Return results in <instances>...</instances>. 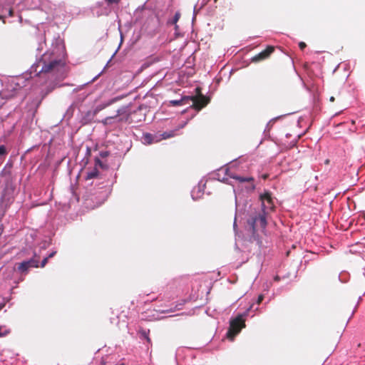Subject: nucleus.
Masks as SVG:
<instances>
[{
	"instance_id": "1",
	"label": "nucleus",
	"mask_w": 365,
	"mask_h": 365,
	"mask_svg": "<svg viewBox=\"0 0 365 365\" xmlns=\"http://www.w3.org/2000/svg\"><path fill=\"white\" fill-rule=\"evenodd\" d=\"M195 96H190V101L192 102L191 107L197 110H200L209 103L210 98L201 93V88L200 87L195 88Z\"/></svg>"
},
{
	"instance_id": "2",
	"label": "nucleus",
	"mask_w": 365,
	"mask_h": 365,
	"mask_svg": "<svg viewBox=\"0 0 365 365\" xmlns=\"http://www.w3.org/2000/svg\"><path fill=\"white\" fill-rule=\"evenodd\" d=\"M65 71V63L61 60H53L48 63H44L41 72L55 73L56 74L63 73Z\"/></svg>"
},
{
	"instance_id": "3",
	"label": "nucleus",
	"mask_w": 365,
	"mask_h": 365,
	"mask_svg": "<svg viewBox=\"0 0 365 365\" xmlns=\"http://www.w3.org/2000/svg\"><path fill=\"white\" fill-rule=\"evenodd\" d=\"M261 201L262 212L264 213H269L274 209V202L271 192L265 190L259 195Z\"/></svg>"
},
{
	"instance_id": "4",
	"label": "nucleus",
	"mask_w": 365,
	"mask_h": 365,
	"mask_svg": "<svg viewBox=\"0 0 365 365\" xmlns=\"http://www.w3.org/2000/svg\"><path fill=\"white\" fill-rule=\"evenodd\" d=\"M142 109L140 107H139L136 110H134L133 112L130 111L129 106H123L117 110L116 115H114L115 119H117L118 117H120L118 118V121H125L128 123H132L134 121L133 119V115L136 114L138 112H141Z\"/></svg>"
},
{
	"instance_id": "5",
	"label": "nucleus",
	"mask_w": 365,
	"mask_h": 365,
	"mask_svg": "<svg viewBox=\"0 0 365 365\" xmlns=\"http://www.w3.org/2000/svg\"><path fill=\"white\" fill-rule=\"evenodd\" d=\"M245 327V319L242 315H238L236 318L231 320L230 329L227 332V336L231 338L234 337Z\"/></svg>"
},
{
	"instance_id": "6",
	"label": "nucleus",
	"mask_w": 365,
	"mask_h": 365,
	"mask_svg": "<svg viewBox=\"0 0 365 365\" xmlns=\"http://www.w3.org/2000/svg\"><path fill=\"white\" fill-rule=\"evenodd\" d=\"M269 213H259L258 215L252 218L250 225L253 232L256 231L258 227L264 229L267 226V215Z\"/></svg>"
},
{
	"instance_id": "7",
	"label": "nucleus",
	"mask_w": 365,
	"mask_h": 365,
	"mask_svg": "<svg viewBox=\"0 0 365 365\" xmlns=\"http://www.w3.org/2000/svg\"><path fill=\"white\" fill-rule=\"evenodd\" d=\"M274 51V47L268 46L264 51L256 54L252 58V61L257 63L264 61L269 57V56Z\"/></svg>"
},
{
	"instance_id": "8",
	"label": "nucleus",
	"mask_w": 365,
	"mask_h": 365,
	"mask_svg": "<svg viewBox=\"0 0 365 365\" xmlns=\"http://www.w3.org/2000/svg\"><path fill=\"white\" fill-rule=\"evenodd\" d=\"M38 259L32 258L27 261H24L19 264L18 270L21 273H27L31 267H38Z\"/></svg>"
},
{
	"instance_id": "9",
	"label": "nucleus",
	"mask_w": 365,
	"mask_h": 365,
	"mask_svg": "<svg viewBox=\"0 0 365 365\" xmlns=\"http://www.w3.org/2000/svg\"><path fill=\"white\" fill-rule=\"evenodd\" d=\"M143 140L144 143L150 145L152 143H158L160 141V138L158 137V135H153L151 133H146L143 134Z\"/></svg>"
},
{
	"instance_id": "10",
	"label": "nucleus",
	"mask_w": 365,
	"mask_h": 365,
	"mask_svg": "<svg viewBox=\"0 0 365 365\" xmlns=\"http://www.w3.org/2000/svg\"><path fill=\"white\" fill-rule=\"evenodd\" d=\"M122 98H123V96L115 97V98H113L109 100L106 103L98 105V106H96V108L94 110V114H96L97 113L100 112L101 110L105 109L108 106H110L111 104L117 102L118 101H119Z\"/></svg>"
},
{
	"instance_id": "11",
	"label": "nucleus",
	"mask_w": 365,
	"mask_h": 365,
	"mask_svg": "<svg viewBox=\"0 0 365 365\" xmlns=\"http://www.w3.org/2000/svg\"><path fill=\"white\" fill-rule=\"evenodd\" d=\"M190 101V96H183L180 100H172L170 104L173 106H179L182 105L188 104Z\"/></svg>"
},
{
	"instance_id": "12",
	"label": "nucleus",
	"mask_w": 365,
	"mask_h": 365,
	"mask_svg": "<svg viewBox=\"0 0 365 365\" xmlns=\"http://www.w3.org/2000/svg\"><path fill=\"white\" fill-rule=\"evenodd\" d=\"M232 178L237 180L239 182H253L254 178L252 177H242L239 175L232 176Z\"/></svg>"
},
{
	"instance_id": "13",
	"label": "nucleus",
	"mask_w": 365,
	"mask_h": 365,
	"mask_svg": "<svg viewBox=\"0 0 365 365\" xmlns=\"http://www.w3.org/2000/svg\"><path fill=\"white\" fill-rule=\"evenodd\" d=\"M175 135V130H170V131H167V132H164L162 134H159L158 135V137L160 138V140L162 139H168V138H173Z\"/></svg>"
},
{
	"instance_id": "14",
	"label": "nucleus",
	"mask_w": 365,
	"mask_h": 365,
	"mask_svg": "<svg viewBox=\"0 0 365 365\" xmlns=\"http://www.w3.org/2000/svg\"><path fill=\"white\" fill-rule=\"evenodd\" d=\"M98 174H99L98 170H97L96 168H95L93 169V170H91L87 173L86 179L90 180V179H93V178H96L98 177Z\"/></svg>"
},
{
	"instance_id": "15",
	"label": "nucleus",
	"mask_w": 365,
	"mask_h": 365,
	"mask_svg": "<svg viewBox=\"0 0 365 365\" xmlns=\"http://www.w3.org/2000/svg\"><path fill=\"white\" fill-rule=\"evenodd\" d=\"M180 17V13L176 12L175 14L174 15L173 18L171 20L168 21V24H175V27L177 28L178 26L176 25V24L178 21Z\"/></svg>"
},
{
	"instance_id": "16",
	"label": "nucleus",
	"mask_w": 365,
	"mask_h": 365,
	"mask_svg": "<svg viewBox=\"0 0 365 365\" xmlns=\"http://www.w3.org/2000/svg\"><path fill=\"white\" fill-rule=\"evenodd\" d=\"M115 119V118L113 116H108L106 117L105 119L102 120V123L105 125H109L111 123V120Z\"/></svg>"
},
{
	"instance_id": "17",
	"label": "nucleus",
	"mask_w": 365,
	"mask_h": 365,
	"mask_svg": "<svg viewBox=\"0 0 365 365\" xmlns=\"http://www.w3.org/2000/svg\"><path fill=\"white\" fill-rule=\"evenodd\" d=\"M7 154L6 148L4 145H0V158Z\"/></svg>"
},
{
	"instance_id": "18",
	"label": "nucleus",
	"mask_w": 365,
	"mask_h": 365,
	"mask_svg": "<svg viewBox=\"0 0 365 365\" xmlns=\"http://www.w3.org/2000/svg\"><path fill=\"white\" fill-rule=\"evenodd\" d=\"M95 161H96V165H98L102 168H106V166L101 161V160H99L98 158H96L95 160Z\"/></svg>"
},
{
	"instance_id": "19",
	"label": "nucleus",
	"mask_w": 365,
	"mask_h": 365,
	"mask_svg": "<svg viewBox=\"0 0 365 365\" xmlns=\"http://www.w3.org/2000/svg\"><path fill=\"white\" fill-rule=\"evenodd\" d=\"M48 257H45L42 262H41V267H44L46 266V264H47L48 262Z\"/></svg>"
},
{
	"instance_id": "20",
	"label": "nucleus",
	"mask_w": 365,
	"mask_h": 365,
	"mask_svg": "<svg viewBox=\"0 0 365 365\" xmlns=\"http://www.w3.org/2000/svg\"><path fill=\"white\" fill-rule=\"evenodd\" d=\"M108 4H118L120 0H105Z\"/></svg>"
},
{
	"instance_id": "21",
	"label": "nucleus",
	"mask_w": 365,
	"mask_h": 365,
	"mask_svg": "<svg viewBox=\"0 0 365 365\" xmlns=\"http://www.w3.org/2000/svg\"><path fill=\"white\" fill-rule=\"evenodd\" d=\"M299 47L301 50H304L307 47V44L304 42L301 41L299 43Z\"/></svg>"
},
{
	"instance_id": "22",
	"label": "nucleus",
	"mask_w": 365,
	"mask_h": 365,
	"mask_svg": "<svg viewBox=\"0 0 365 365\" xmlns=\"http://www.w3.org/2000/svg\"><path fill=\"white\" fill-rule=\"evenodd\" d=\"M9 333V331H6L5 332H1V327L0 326V337H3L6 336Z\"/></svg>"
},
{
	"instance_id": "23",
	"label": "nucleus",
	"mask_w": 365,
	"mask_h": 365,
	"mask_svg": "<svg viewBox=\"0 0 365 365\" xmlns=\"http://www.w3.org/2000/svg\"><path fill=\"white\" fill-rule=\"evenodd\" d=\"M108 154L109 153L107 151H102V152L100 153V155L102 158H106L108 155Z\"/></svg>"
},
{
	"instance_id": "24",
	"label": "nucleus",
	"mask_w": 365,
	"mask_h": 365,
	"mask_svg": "<svg viewBox=\"0 0 365 365\" xmlns=\"http://www.w3.org/2000/svg\"><path fill=\"white\" fill-rule=\"evenodd\" d=\"M263 299H264V296L262 294L259 295V297L257 298V303L258 304H259L262 302Z\"/></svg>"
},
{
	"instance_id": "25",
	"label": "nucleus",
	"mask_w": 365,
	"mask_h": 365,
	"mask_svg": "<svg viewBox=\"0 0 365 365\" xmlns=\"http://www.w3.org/2000/svg\"><path fill=\"white\" fill-rule=\"evenodd\" d=\"M56 254V251L52 252L51 254H49V255H48V256L47 257H48V259H49V258H51V257H53Z\"/></svg>"
},
{
	"instance_id": "26",
	"label": "nucleus",
	"mask_w": 365,
	"mask_h": 365,
	"mask_svg": "<svg viewBox=\"0 0 365 365\" xmlns=\"http://www.w3.org/2000/svg\"><path fill=\"white\" fill-rule=\"evenodd\" d=\"M3 232H4L3 225H0V236L2 235Z\"/></svg>"
},
{
	"instance_id": "27",
	"label": "nucleus",
	"mask_w": 365,
	"mask_h": 365,
	"mask_svg": "<svg viewBox=\"0 0 365 365\" xmlns=\"http://www.w3.org/2000/svg\"><path fill=\"white\" fill-rule=\"evenodd\" d=\"M268 175L267 174H264L262 178L264 179V180H266L267 178H268Z\"/></svg>"
},
{
	"instance_id": "28",
	"label": "nucleus",
	"mask_w": 365,
	"mask_h": 365,
	"mask_svg": "<svg viewBox=\"0 0 365 365\" xmlns=\"http://www.w3.org/2000/svg\"><path fill=\"white\" fill-rule=\"evenodd\" d=\"M334 100H335V98H334V97H333V96L330 97V98H329V101H330L331 102H334Z\"/></svg>"
},
{
	"instance_id": "29",
	"label": "nucleus",
	"mask_w": 365,
	"mask_h": 365,
	"mask_svg": "<svg viewBox=\"0 0 365 365\" xmlns=\"http://www.w3.org/2000/svg\"><path fill=\"white\" fill-rule=\"evenodd\" d=\"M255 185L253 183H252V185H251V189H252V190H255Z\"/></svg>"
},
{
	"instance_id": "30",
	"label": "nucleus",
	"mask_w": 365,
	"mask_h": 365,
	"mask_svg": "<svg viewBox=\"0 0 365 365\" xmlns=\"http://www.w3.org/2000/svg\"><path fill=\"white\" fill-rule=\"evenodd\" d=\"M4 307V304H0V311L3 309Z\"/></svg>"
},
{
	"instance_id": "31",
	"label": "nucleus",
	"mask_w": 365,
	"mask_h": 365,
	"mask_svg": "<svg viewBox=\"0 0 365 365\" xmlns=\"http://www.w3.org/2000/svg\"><path fill=\"white\" fill-rule=\"evenodd\" d=\"M274 279H275L276 281H279V277L278 276H276V277H274Z\"/></svg>"
},
{
	"instance_id": "32",
	"label": "nucleus",
	"mask_w": 365,
	"mask_h": 365,
	"mask_svg": "<svg viewBox=\"0 0 365 365\" xmlns=\"http://www.w3.org/2000/svg\"><path fill=\"white\" fill-rule=\"evenodd\" d=\"M146 339H147V341H148V342H150V338H149L148 336H146Z\"/></svg>"
},
{
	"instance_id": "33",
	"label": "nucleus",
	"mask_w": 365,
	"mask_h": 365,
	"mask_svg": "<svg viewBox=\"0 0 365 365\" xmlns=\"http://www.w3.org/2000/svg\"><path fill=\"white\" fill-rule=\"evenodd\" d=\"M9 14H10L11 16L12 15V11H10Z\"/></svg>"
},
{
	"instance_id": "34",
	"label": "nucleus",
	"mask_w": 365,
	"mask_h": 365,
	"mask_svg": "<svg viewBox=\"0 0 365 365\" xmlns=\"http://www.w3.org/2000/svg\"><path fill=\"white\" fill-rule=\"evenodd\" d=\"M141 120H142V119H141V118H140V119L137 120V121H141Z\"/></svg>"
},
{
	"instance_id": "35",
	"label": "nucleus",
	"mask_w": 365,
	"mask_h": 365,
	"mask_svg": "<svg viewBox=\"0 0 365 365\" xmlns=\"http://www.w3.org/2000/svg\"><path fill=\"white\" fill-rule=\"evenodd\" d=\"M215 1L216 2V1H217V0H215Z\"/></svg>"
}]
</instances>
